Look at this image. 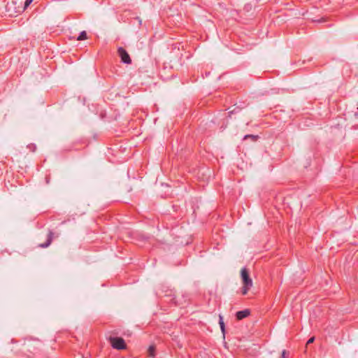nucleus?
Here are the masks:
<instances>
[{"label":"nucleus","instance_id":"f257e3e1","mask_svg":"<svg viewBox=\"0 0 358 358\" xmlns=\"http://www.w3.org/2000/svg\"><path fill=\"white\" fill-rule=\"evenodd\" d=\"M241 275L243 281L241 293L243 295H245L252 287V280L250 277L249 272L246 268H243L241 269Z\"/></svg>","mask_w":358,"mask_h":358},{"label":"nucleus","instance_id":"f03ea898","mask_svg":"<svg viewBox=\"0 0 358 358\" xmlns=\"http://www.w3.org/2000/svg\"><path fill=\"white\" fill-rule=\"evenodd\" d=\"M108 341L114 349L120 350L127 348V344L124 340L121 337L110 336L108 338Z\"/></svg>","mask_w":358,"mask_h":358},{"label":"nucleus","instance_id":"7ed1b4c3","mask_svg":"<svg viewBox=\"0 0 358 358\" xmlns=\"http://www.w3.org/2000/svg\"><path fill=\"white\" fill-rule=\"evenodd\" d=\"M117 55L121 59V62L126 64H130L131 59L127 50L122 47H119L117 49Z\"/></svg>","mask_w":358,"mask_h":358},{"label":"nucleus","instance_id":"20e7f679","mask_svg":"<svg viewBox=\"0 0 358 358\" xmlns=\"http://www.w3.org/2000/svg\"><path fill=\"white\" fill-rule=\"evenodd\" d=\"M54 237V233L52 231L49 230L48 236H47V240L44 243H41L38 245V247L42 248H48L51 243L53 240Z\"/></svg>","mask_w":358,"mask_h":358},{"label":"nucleus","instance_id":"39448f33","mask_svg":"<svg viewBox=\"0 0 358 358\" xmlns=\"http://www.w3.org/2000/svg\"><path fill=\"white\" fill-rule=\"evenodd\" d=\"M250 314V310L249 309H245L243 310L238 311L236 313V317L238 320H241L248 316H249Z\"/></svg>","mask_w":358,"mask_h":358},{"label":"nucleus","instance_id":"423d86ee","mask_svg":"<svg viewBox=\"0 0 358 358\" xmlns=\"http://www.w3.org/2000/svg\"><path fill=\"white\" fill-rule=\"evenodd\" d=\"M155 351L156 348L155 345H152L148 349V355L149 357L154 358L155 357Z\"/></svg>","mask_w":358,"mask_h":358},{"label":"nucleus","instance_id":"0eeeda50","mask_svg":"<svg viewBox=\"0 0 358 358\" xmlns=\"http://www.w3.org/2000/svg\"><path fill=\"white\" fill-rule=\"evenodd\" d=\"M258 135H253V134H247L244 136L243 140H246L248 138L251 139L252 141H257L259 139Z\"/></svg>","mask_w":358,"mask_h":358},{"label":"nucleus","instance_id":"6e6552de","mask_svg":"<svg viewBox=\"0 0 358 358\" xmlns=\"http://www.w3.org/2000/svg\"><path fill=\"white\" fill-rule=\"evenodd\" d=\"M219 324H220V326L221 331H222L223 335L224 336V334H225V326H224V323L223 322L222 316H220Z\"/></svg>","mask_w":358,"mask_h":358},{"label":"nucleus","instance_id":"1a4fd4ad","mask_svg":"<svg viewBox=\"0 0 358 358\" xmlns=\"http://www.w3.org/2000/svg\"><path fill=\"white\" fill-rule=\"evenodd\" d=\"M87 33L85 31H83L80 33L79 36L77 38L78 41H83L87 39Z\"/></svg>","mask_w":358,"mask_h":358},{"label":"nucleus","instance_id":"9d476101","mask_svg":"<svg viewBox=\"0 0 358 358\" xmlns=\"http://www.w3.org/2000/svg\"><path fill=\"white\" fill-rule=\"evenodd\" d=\"M27 147L31 152H35V150H36V145L33 143L29 144Z\"/></svg>","mask_w":358,"mask_h":358},{"label":"nucleus","instance_id":"9b49d317","mask_svg":"<svg viewBox=\"0 0 358 358\" xmlns=\"http://www.w3.org/2000/svg\"><path fill=\"white\" fill-rule=\"evenodd\" d=\"M34 0H26L24 2V9L27 8L32 2Z\"/></svg>","mask_w":358,"mask_h":358},{"label":"nucleus","instance_id":"f8f14e48","mask_svg":"<svg viewBox=\"0 0 358 358\" xmlns=\"http://www.w3.org/2000/svg\"><path fill=\"white\" fill-rule=\"evenodd\" d=\"M287 354V352L285 350H282L281 357L280 358H286Z\"/></svg>","mask_w":358,"mask_h":358},{"label":"nucleus","instance_id":"ddd939ff","mask_svg":"<svg viewBox=\"0 0 358 358\" xmlns=\"http://www.w3.org/2000/svg\"><path fill=\"white\" fill-rule=\"evenodd\" d=\"M315 340V338L314 337H311L308 339V341H307V344H310L312 343Z\"/></svg>","mask_w":358,"mask_h":358},{"label":"nucleus","instance_id":"4468645a","mask_svg":"<svg viewBox=\"0 0 358 358\" xmlns=\"http://www.w3.org/2000/svg\"><path fill=\"white\" fill-rule=\"evenodd\" d=\"M205 73H206V76L209 74V73H207V72H206Z\"/></svg>","mask_w":358,"mask_h":358},{"label":"nucleus","instance_id":"2eb2a0df","mask_svg":"<svg viewBox=\"0 0 358 358\" xmlns=\"http://www.w3.org/2000/svg\"><path fill=\"white\" fill-rule=\"evenodd\" d=\"M357 109H358V107H357Z\"/></svg>","mask_w":358,"mask_h":358}]
</instances>
